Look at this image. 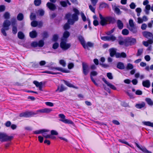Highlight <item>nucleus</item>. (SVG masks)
I'll return each mask as SVG.
<instances>
[{
  "label": "nucleus",
  "instance_id": "nucleus-52",
  "mask_svg": "<svg viewBox=\"0 0 153 153\" xmlns=\"http://www.w3.org/2000/svg\"><path fill=\"white\" fill-rule=\"evenodd\" d=\"M60 4L63 7H66L67 6V3H66V1H61L60 2Z\"/></svg>",
  "mask_w": 153,
  "mask_h": 153
},
{
  "label": "nucleus",
  "instance_id": "nucleus-5",
  "mask_svg": "<svg viewBox=\"0 0 153 153\" xmlns=\"http://www.w3.org/2000/svg\"><path fill=\"white\" fill-rule=\"evenodd\" d=\"M125 45L128 46L134 45L136 42V39L133 38L128 37L125 39Z\"/></svg>",
  "mask_w": 153,
  "mask_h": 153
},
{
  "label": "nucleus",
  "instance_id": "nucleus-35",
  "mask_svg": "<svg viewBox=\"0 0 153 153\" xmlns=\"http://www.w3.org/2000/svg\"><path fill=\"white\" fill-rule=\"evenodd\" d=\"M44 13L45 11L42 9H39L36 12V13L39 14V15L40 16H43Z\"/></svg>",
  "mask_w": 153,
  "mask_h": 153
},
{
  "label": "nucleus",
  "instance_id": "nucleus-57",
  "mask_svg": "<svg viewBox=\"0 0 153 153\" xmlns=\"http://www.w3.org/2000/svg\"><path fill=\"white\" fill-rule=\"evenodd\" d=\"M130 8L131 9H134L136 7V5L134 2H131L129 5Z\"/></svg>",
  "mask_w": 153,
  "mask_h": 153
},
{
  "label": "nucleus",
  "instance_id": "nucleus-55",
  "mask_svg": "<svg viewBox=\"0 0 153 153\" xmlns=\"http://www.w3.org/2000/svg\"><path fill=\"white\" fill-rule=\"evenodd\" d=\"M107 76L110 79H113V76L112 74L111 73H108L107 74Z\"/></svg>",
  "mask_w": 153,
  "mask_h": 153
},
{
  "label": "nucleus",
  "instance_id": "nucleus-29",
  "mask_svg": "<svg viewBox=\"0 0 153 153\" xmlns=\"http://www.w3.org/2000/svg\"><path fill=\"white\" fill-rule=\"evenodd\" d=\"M70 36V33L67 31H65L64 32L63 34V37L62 39H64L67 40V39Z\"/></svg>",
  "mask_w": 153,
  "mask_h": 153
},
{
  "label": "nucleus",
  "instance_id": "nucleus-62",
  "mask_svg": "<svg viewBox=\"0 0 153 153\" xmlns=\"http://www.w3.org/2000/svg\"><path fill=\"white\" fill-rule=\"evenodd\" d=\"M129 27H132L135 25L133 22V20L132 19H130L129 21Z\"/></svg>",
  "mask_w": 153,
  "mask_h": 153
},
{
  "label": "nucleus",
  "instance_id": "nucleus-42",
  "mask_svg": "<svg viewBox=\"0 0 153 153\" xmlns=\"http://www.w3.org/2000/svg\"><path fill=\"white\" fill-rule=\"evenodd\" d=\"M36 17V15L35 13H31L30 15V18L31 20H35Z\"/></svg>",
  "mask_w": 153,
  "mask_h": 153
},
{
  "label": "nucleus",
  "instance_id": "nucleus-24",
  "mask_svg": "<svg viewBox=\"0 0 153 153\" xmlns=\"http://www.w3.org/2000/svg\"><path fill=\"white\" fill-rule=\"evenodd\" d=\"M117 67L121 70L124 69L125 68L124 64L122 62H118L117 64Z\"/></svg>",
  "mask_w": 153,
  "mask_h": 153
},
{
  "label": "nucleus",
  "instance_id": "nucleus-63",
  "mask_svg": "<svg viewBox=\"0 0 153 153\" xmlns=\"http://www.w3.org/2000/svg\"><path fill=\"white\" fill-rule=\"evenodd\" d=\"M115 30V28L112 29L111 30L107 31L106 33V34L108 35H110Z\"/></svg>",
  "mask_w": 153,
  "mask_h": 153
},
{
  "label": "nucleus",
  "instance_id": "nucleus-30",
  "mask_svg": "<svg viewBox=\"0 0 153 153\" xmlns=\"http://www.w3.org/2000/svg\"><path fill=\"white\" fill-rule=\"evenodd\" d=\"M145 103L144 102H142L141 103L137 104L135 105V107L137 108H141L145 107Z\"/></svg>",
  "mask_w": 153,
  "mask_h": 153
},
{
  "label": "nucleus",
  "instance_id": "nucleus-43",
  "mask_svg": "<svg viewBox=\"0 0 153 153\" xmlns=\"http://www.w3.org/2000/svg\"><path fill=\"white\" fill-rule=\"evenodd\" d=\"M78 15H76V14H73L72 15V19L75 21H77L78 20Z\"/></svg>",
  "mask_w": 153,
  "mask_h": 153
},
{
  "label": "nucleus",
  "instance_id": "nucleus-16",
  "mask_svg": "<svg viewBox=\"0 0 153 153\" xmlns=\"http://www.w3.org/2000/svg\"><path fill=\"white\" fill-rule=\"evenodd\" d=\"M109 51L110 52V55L111 57H113L115 55L116 57V54L117 53L116 49L112 48H110L109 50Z\"/></svg>",
  "mask_w": 153,
  "mask_h": 153
},
{
  "label": "nucleus",
  "instance_id": "nucleus-33",
  "mask_svg": "<svg viewBox=\"0 0 153 153\" xmlns=\"http://www.w3.org/2000/svg\"><path fill=\"white\" fill-rule=\"evenodd\" d=\"M63 81L64 83L68 86L70 87H72L74 88H76L74 86L70 83L69 82L64 80H63Z\"/></svg>",
  "mask_w": 153,
  "mask_h": 153
},
{
  "label": "nucleus",
  "instance_id": "nucleus-3",
  "mask_svg": "<svg viewBox=\"0 0 153 153\" xmlns=\"http://www.w3.org/2000/svg\"><path fill=\"white\" fill-rule=\"evenodd\" d=\"M13 138L12 136H8L4 132H0V141L4 142L11 141Z\"/></svg>",
  "mask_w": 153,
  "mask_h": 153
},
{
  "label": "nucleus",
  "instance_id": "nucleus-21",
  "mask_svg": "<svg viewBox=\"0 0 153 153\" xmlns=\"http://www.w3.org/2000/svg\"><path fill=\"white\" fill-rule=\"evenodd\" d=\"M26 113L27 117H29L36 115L38 114V113L37 112V111L36 112H35L33 111H26Z\"/></svg>",
  "mask_w": 153,
  "mask_h": 153
},
{
  "label": "nucleus",
  "instance_id": "nucleus-37",
  "mask_svg": "<svg viewBox=\"0 0 153 153\" xmlns=\"http://www.w3.org/2000/svg\"><path fill=\"white\" fill-rule=\"evenodd\" d=\"M42 3L41 0H34V4L36 6H39Z\"/></svg>",
  "mask_w": 153,
  "mask_h": 153
},
{
  "label": "nucleus",
  "instance_id": "nucleus-4",
  "mask_svg": "<svg viewBox=\"0 0 153 153\" xmlns=\"http://www.w3.org/2000/svg\"><path fill=\"white\" fill-rule=\"evenodd\" d=\"M67 39H61L60 43V47L63 50H66L69 48L71 46L70 43H67Z\"/></svg>",
  "mask_w": 153,
  "mask_h": 153
},
{
  "label": "nucleus",
  "instance_id": "nucleus-41",
  "mask_svg": "<svg viewBox=\"0 0 153 153\" xmlns=\"http://www.w3.org/2000/svg\"><path fill=\"white\" fill-rule=\"evenodd\" d=\"M133 68V65L131 63H129L127 64V66L126 67L125 69L127 70H131Z\"/></svg>",
  "mask_w": 153,
  "mask_h": 153
},
{
  "label": "nucleus",
  "instance_id": "nucleus-20",
  "mask_svg": "<svg viewBox=\"0 0 153 153\" xmlns=\"http://www.w3.org/2000/svg\"><path fill=\"white\" fill-rule=\"evenodd\" d=\"M66 88L64 87L63 84H61L60 87L59 86H58L57 89L56 90V92H62L65 90Z\"/></svg>",
  "mask_w": 153,
  "mask_h": 153
},
{
  "label": "nucleus",
  "instance_id": "nucleus-40",
  "mask_svg": "<svg viewBox=\"0 0 153 153\" xmlns=\"http://www.w3.org/2000/svg\"><path fill=\"white\" fill-rule=\"evenodd\" d=\"M122 33L123 35H128L129 33V31L127 29H124L122 31Z\"/></svg>",
  "mask_w": 153,
  "mask_h": 153
},
{
  "label": "nucleus",
  "instance_id": "nucleus-48",
  "mask_svg": "<svg viewBox=\"0 0 153 153\" xmlns=\"http://www.w3.org/2000/svg\"><path fill=\"white\" fill-rule=\"evenodd\" d=\"M108 4L105 3H102L100 6V7L101 8H106L108 7Z\"/></svg>",
  "mask_w": 153,
  "mask_h": 153
},
{
  "label": "nucleus",
  "instance_id": "nucleus-8",
  "mask_svg": "<svg viewBox=\"0 0 153 153\" xmlns=\"http://www.w3.org/2000/svg\"><path fill=\"white\" fill-rule=\"evenodd\" d=\"M101 39L104 41H115L116 39V37L113 35H111L110 36H103L101 37Z\"/></svg>",
  "mask_w": 153,
  "mask_h": 153
},
{
  "label": "nucleus",
  "instance_id": "nucleus-28",
  "mask_svg": "<svg viewBox=\"0 0 153 153\" xmlns=\"http://www.w3.org/2000/svg\"><path fill=\"white\" fill-rule=\"evenodd\" d=\"M113 9L114 10V12L117 15H119L121 14L122 12L117 6H114L113 7Z\"/></svg>",
  "mask_w": 153,
  "mask_h": 153
},
{
  "label": "nucleus",
  "instance_id": "nucleus-39",
  "mask_svg": "<svg viewBox=\"0 0 153 153\" xmlns=\"http://www.w3.org/2000/svg\"><path fill=\"white\" fill-rule=\"evenodd\" d=\"M145 100L149 105H153V102L151 99L146 98V99Z\"/></svg>",
  "mask_w": 153,
  "mask_h": 153
},
{
  "label": "nucleus",
  "instance_id": "nucleus-17",
  "mask_svg": "<svg viewBox=\"0 0 153 153\" xmlns=\"http://www.w3.org/2000/svg\"><path fill=\"white\" fill-rule=\"evenodd\" d=\"M135 144L136 146L143 152L145 153H152L151 152L148 151L145 148H141L137 143L135 142Z\"/></svg>",
  "mask_w": 153,
  "mask_h": 153
},
{
  "label": "nucleus",
  "instance_id": "nucleus-22",
  "mask_svg": "<svg viewBox=\"0 0 153 153\" xmlns=\"http://www.w3.org/2000/svg\"><path fill=\"white\" fill-rule=\"evenodd\" d=\"M94 43L90 42H88L86 44L85 43V45L86 47H85V48H84L85 49H87L88 50H89L90 49L88 47H94Z\"/></svg>",
  "mask_w": 153,
  "mask_h": 153
},
{
  "label": "nucleus",
  "instance_id": "nucleus-23",
  "mask_svg": "<svg viewBox=\"0 0 153 153\" xmlns=\"http://www.w3.org/2000/svg\"><path fill=\"white\" fill-rule=\"evenodd\" d=\"M48 131H49V130L45 129H43L35 131H34V133L35 134H42L45 132H47Z\"/></svg>",
  "mask_w": 153,
  "mask_h": 153
},
{
  "label": "nucleus",
  "instance_id": "nucleus-45",
  "mask_svg": "<svg viewBox=\"0 0 153 153\" xmlns=\"http://www.w3.org/2000/svg\"><path fill=\"white\" fill-rule=\"evenodd\" d=\"M143 123L145 125L153 127V123H151L150 122H143Z\"/></svg>",
  "mask_w": 153,
  "mask_h": 153
},
{
  "label": "nucleus",
  "instance_id": "nucleus-56",
  "mask_svg": "<svg viewBox=\"0 0 153 153\" xmlns=\"http://www.w3.org/2000/svg\"><path fill=\"white\" fill-rule=\"evenodd\" d=\"M97 74V73L95 71H93L91 72L90 73V77L91 76H96Z\"/></svg>",
  "mask_w": 153,
  "mask_h": 153
},
{
  "label": "nucleus",
  "instance_id": "nucleus-58",
  "mask_svg": "<svg viewBox=\"0 0 153 153\" xmlns=\"http://www.w3.org/2000/svg\"><path fill=\"white\" fill-rule=\"evenodd\" d=\"M68 23H66L64 26V29L65 30H67L68 29L70 28V26Z\"/></svg>",
  "mask_w": 153,
  "mask_h": 153
},
{
  "label": "nucleus",
  "instance_id": "nucleus-50",
  "mask_svg": "<svg viewBox=\"0 0 153 153\" xmlns=\"http://www.w3.org/2000/svg\"><path fill=\"white\" fill-rule=\"evenodd\" d=\"M75 21L73 19H69L68 20V23L71 25H73L75 22Z\"/></svg>",
  "mask_w": 153,
  "mask_h": 153
},
{
  "label": "nucleus",
  "instance_id": "nucleus-6",
  "mask_svg": "<svg viewBox=\"0 0 153 153\" xmlns=\"http://www.w3.org/2000/svg\"><path fill=\"white\" fill-rule=\"evenodd\" d=\"M59 116L60 118L62 119H59L60 121L67 124H72L73 123V122L71 120L65 119V116L64 114H60Z\"/></svg>",
  "mask_w": 153,
  "mask_h": 153
},
{
  "label": "nucleus",
  "instance_id": "nucleus-60",
  "mask_svg": "<svg viewBox=\"0 0 153 153\" xmlns=\"http://www.w3.org/2000/svg\"><path fill=\"white\" fill-rule=\"evenodd\" d=\"M81 15L82 20L84 22H85L86 21V17L84 13H83L82 12L81 13Z\"/></svg>",
  "mask_w": 153,
  "mask_h": 153
},
{
  "label": "nucleus",
  "instance_id": "nucleus-9",
  "mask_svg": "<svg viewBox=\"0 0 153 153\" xmlns=\"http://www.w3.org/2000/svg\"><path fill=\"white\" fill-rule=\"evenodd\" d=\"M144 37L148 39H153V34L152 33L147 31H144L142 33Z\"/></svg>",
  "mask_w": 153,
  "mask_h": 153
},
{
  "label": "nucleus",
  "instance_id": "nucleus-54",
  "mask_svg": "<svg viewBox=\"0 0 153 153\" xmlns=\"http://www.w3.org/2000/svg\"><path fill=\"white\" fill-rule=\"evenodd\" d=\"M143 52V49H138L137 53V56H140Z\"/></svg>",
  "mask_w": 153,
  "mask_h": 153
},
{
  "label": "nucleus",
  "instance_id": "nucleus-26",
  "mask_svg": "<svg viewBox=\"0 0 153 153\" xmlns=\"http://www.w3.org/2000/svg\"><path fill=\"white\" fill-rule=\"evenodd\" d=\"M30 36L32 38H34L36 37L37 33L36 31L33 30L29 33Z\"/></svg>",
  "mask_w": 153,
  "mask_h": 153
},
{
  "label": "nucleus",
  "instance_id": "nucleus-36",
  "mask_svg": "<svg viewBox=\"0 0 153 153\" xmlns=\"http://www.w3.org/2000/svg\"><path fill=\"white\" fill-rule=\"evenodd\" d=\"M10 15L8 12H5L3 15V16L5 20H8L10 17Z\"/></svg>",
  "mask_w": 153,
  "mask_h": 153
},
{
  "label": "nucleus",
  "instance_id": "nucleus-38",
  "mask_svg": "<svg viewBox=\"0 0 153 153\" xmlns=\"http://www.w3.org/2000/svg\"><path fill=\"white\" fill-rule=\"evenodd\" d=\"M33 83L37 87H39L41 85H42L43 84L42 82H39L38 81H34L33 82Z\"/></svg>",
  "mask_w": 153,
  "mask_h": 153
},
{
  "label": "nucleus",
  "instance_id": "nucleus-14",
  "mask_svg": "<svg viewBox=\"0 0 153 153\" xmlns=\"http://www.w3.org/2000/svg\"><path fill=\"white\" fill-rule=\"evenodd\" d=\"M78 39L84 48H85L86 46L85 45V43L84 37L81 35H79L78 36Z\"/></svg>",
  "mask_w": 153,
  "mask_h": 153
},
{
  "label": "nucleus",
  "instance_id": "nucleus-46",
  "mask_svg": "<svg viewBox=\"0 0 153 153\" xmlns=\"http://www.w3.org/2000/svg\"><path fill=\"white\" fill-rule=\"evenodd\" d=\"M59 38V36L57 34H54L53 36L52 40L54 42L57 41Z\"/></svg>",
  "mask_w": 153,
  "mask_h": 153
},
{
  "label": "nucleus",
  "instance_id": "nucleus-19",
  "mask_svg": "<svg viewBox=\"0 0 153 153\" xmlns=\"http://www.w3.org/2000/svg\"><path fill=\"white\" fill-rule=\"evenodd\" d=\"M127 56L126 54L124 52H122L121 53H120L117 52L116 54V58H126Z\"/></svg>",
  "mask_w": 153,
  "mask_h": 153
},
{
  "label": "nucleus",
  "instance_id": "nucleus-51",
  "mask_svg": "<svg viewBox=\"0 0 153 153\" xmlns=\"http://www.w3.org/2000/svg\"><path fill=\"white\" fill-rule=\"evenodd\" d=\"M59 64L62 65L63 67H65L66 65V63L65 61L63 59H61L59 61Z\"/></svg>",
  "mask_w": 153,
  "mask_h": 153
},
{
  "label": "nucleus",
  "instance_id": "nucleus-34",
  "mask_svg": "<svg viewBox=\"0 0 153 153\" xmlns=\"http://www.w3.org/2000/svg\"><path fill=\"white\" fill-rule=\"evenodd\" d=\"M18 37L19 39H24L25 35L22 32L19 31L18 33Z\"/></svg>",
  "mask_w": 153,
  "mask_h": 153
},
{
  "label": "nucleus",
  "instance_id": "nucleus-32",
  "mask_svg": "<svg viewBox=\"0 0 153 153\" xmlns=\"http://www.w3.org/2000/svg\"><path fill=\"white\" fill-rule=\"evenodd\" d=\"M24 18L23 14L21 13H20L18 14L17 16V19L19 21L22 20Z\"/></svg>",
  "mask_w": 153,
  "mask_h": 153
},
{
  "label": "nucleus",
  "instance_id": "nucleus-12",
  "mask_svg": "<svg viewBox=\"0 0 153 153\" xmlns=\"http://www.w3.org/2000/svg\"><path fill=\"white\" fill-rule=\"evenodd\" d=\"M52 111V109L51 108H44L43 109H39L37 111V112H40L42 113H48Z\"/></svg>",
  "mask_w": 153,
  "mask_h": 153
},
{
  "label": "nucleus",
  "instance_id": "nucleus-61",
  "mask_svg": "<svg viewBox=\"0 0 153 153\" xmlns=\"http://www.w3.org/2000/svg\"><path fill=\"white\" fill-rule=\"evenodd\" d=\"M51 132V134L52 135H57L58 134V132L54 130H52Z\"/></svg>",
  "mask_w": 153,
  "mask_h": 153
},
{
  "label": "nucleus",
  "instance_id": "nucleus-2",
  "mask_svg": "<svg viewBox=\"0 0 153 153\" xmlns=\"http://www.w3.org/2000/svg\"><path fill=\"white\" fill-rule=\"evenodd\" d=\"M11 25L10 22L8 20H5L3 23L2 26L3 27L1 28V30L2 34L5 36H7V33L5 30H9V27Z\"/></svg>",
  "mask_w": 153,
  "mask_h": 153
},
{
  "label": "nucleus",
  "instance_id": "nucleus-7",
  "mask_svg": "<svg viewBox=\"0 0 153 153\" xmlns=\"http://www.w3.org/2000/svg\"><path fill=\"white\" fill-rule=\"evenodd\" d=\"M82 68L83 73L86 76L89 72V68L87 63L83 62L82 63Z\"/></svg>",
  "mask_w": 153,
  "mask_h": 153
},
{
  "label": "nucleus",
  "instance_id": "nucleus-59",
  "mask_svg": "<svg viewBox=\"0 0 153 153\" xmlns=\"http://www.w3.org/2000/svg\"><path fill=\"white\" fill-rule=\"evenodd\" d=\"M31 45L32 47H36L38 46V43L36 42H33L31 43Z\"/></svg>",
  "mask_w": 153,
  "mask_h": 153
},
{
  "label": "nucleus",
  "instance_id": "nucleus-47",
  "mask_svg": "<svg viewBox=\"0 0 153 153\" xmlns=\"http://www.w3.org/2000/svg\"><path fill=\"white\" fill-rule=\"evenodd\" d=\"M31 25L33 27H36L38 25V22L36 21H33L31 22Z\"/></svg>",
  "mask_w": 153,
  "mask_h": 153
},
{
  "label": "nucleus",
  "instance_id": "nucleus-10",
  "mask_svg": "<svg viewBox=\"0 0 153 153\" xmlns=\"http://www.w3.org/2000/svg\"><path fill=\"white\" fill-rule=\"evenodd\" d=\"M49 69L51 70H53L54 69L60 71L63 73H67L68 72V71L66 70L64 68L61 67H49Z\"/></svg>",
  "mask_w": 153,
  "mask_h": 153
},
{
  "label": "nucleus",
  "instance_id": "nucleus-31",
  "mask_svg": "<svg viewBox=\"0 0 153 153\" xmlns=\"http://www.w3.org/2000/svg\"><path fill=\"white\" fill-rule=\"evenodd\" d=\"M12 26H17V21L15 18L13 17L11 19L10 22Z\"/></svg>",
  "mask_w": 153,
  "mask_h": 153
},
{
  "label": "nucleus",
  "instance_id": "nucleus-25",
  "mask_svg": "<svg viewBox=\"0 0 153 153\" xmlns=\"http://www.w3.org/2000/svg\"><path fill=\"white\" fill-rule=\"evenodd\" d=\"M117 25L119 29L121 30L123 28V24L120 20H117Z\"/></svg>",
  "mask_w": 153,
  "mask_h": 153
},
{
  "label": "nucleus",
  "instance_id": "nucleus-49",
  "mask_svg": "<svg viewBox=\"0 0 153 153\" xmlns=\"http://www.w3.org/2000/svg\"><path fill=\"white\" fill-rule=\"evenodd\" d=\"M38 43V46L40 47H43L44 45V42L42 40H40L39 41Z\"/></svg>",
  "mask_w": 153,
  "mask_h": 153
},
{
  "label": "nucleus",
  "instance_id": "nucleus-11",
  "mask_svg": "<svg viewBox=\"0 0 153 153\" xmlns=\"http://www.w3.org/2000/svg\"><path fill=\"white\" fill-rule=\"evenodd\" d=\"M46 6L49 9L52 11H54L56 9V5L51 2H48L46 4Z\"/></svg>",
  "mask_w": 153,
  "mask_h": 153
},
{
  "label": "nucleus",
  "instance_id": "nucleus-44",
  "mask_svg": "<svg viewBox=\"0 0 153 153\" xmlns=\"http://www.w3.org/2000/svg\"><path fill=\"white\" fill-rule=\"evenodd\" d=\"M12 33L14 34H16L17 32V26H12Z\"/></svg>",
  "mask_w": 153,
  "mask_h": 153
},
{
  "label": "nucleus",
  "instance_id": "nucleus-1",
  "mask_svg": "<svg viewBox=\"0 0 153 153\" xmlns=\"http://www.w3.org/2000/svg\"><path fill=\"white\" fill-rule=\"evenodd\" d=\"M99 17L101 20L100 23L102 26L108 24H113L115 22V19L111 16L103 17L101 14L100 13Z\"/></svg>",
  "mask_w": 153,
  "mask_h": 153
},
{
  "label": "nucleus",
  "instance_id": "nucleus-64",
  "mask_svg": "<svg viewBox=\"0 0 153 153\" xmlns=\"http://www.w3.org/2000/svg\"><path fill=\"white\" fill-rule=\"evenodd\" d=\"M20 117H27L26 112L20 113L19 115Z\"/></svg>",
  "mask_w": 153,
  "mask_h": 153
},
{
  "label": "nucleus",
  "instance_id": "nucleus-18",
  "mask_svg": "<svg viewBox=\"0 0 153 153\" xmlns=\"http://www.w3.org/2000/svg\"><path fill=\"white\" fill-rule=\"evenodd\" d=\"M142 85L144 87L149 88L151 85L150 81L149 80L143 81L142 82Z\"/></svg>",
  "mask_w": 153,
  "mask_h": 153
},
{
  "label": "nucleus",
  "instance_id": "nucleus-53",
  "mask_svg": "<svg viewBox=\"0 0 153 153\" xmlns=\"http://www.w3.org/2000/svg\"><path fill=\"white\" fill-rule=\"evenodd\" d=\"M59 46V43L57 42H56L53 45L52 48L54 49H56L58 48Z\"/></svg>",
  "mask_w": 153,
  "mask_h": 153
},
{
  "label": "nucleus",
  "instance_id": "nucleus-15",
  "mask_svg": "<svg viewBox=\"0 0 153 153\" xmlns=\"http://www.w3.org/2000/svg\"><path fill=\"white\" fill-rule=\"evenodd\" d=\"M129 30L134 33H136L137 32V27L135 25L128 27Z\"/></svg>",
  "mask_w": 153,
  "mask_h": 153
},
{
  "label": "nucleus",
  "instance_id": "nucleus-27",
  "mask_svg": "<svg viewBox=\"0 0 153 153\" xmlns=\"http://www.w3.org/2000/svg\"><path fill=\"white\" fill-rule=\"evenodd\" d=\"M151 7L149 4H148L146 6L145 9L144 10V11L145 12L146 14L147 15H148L149 14V11L151 9Z\"/></svg>",
  "mask_w": 153,
  "mask_h": 153
},
{
  "label": "nucleus",
  "instance_id": "nucleus-13",
  "mask_svg": "<svg viewBox=\"0 0 153 153\" xmlns=\"http://www.w3.org/2000/svg\"><path fill=\"white\" fill-rule=\"evenodd\" d=\"M102 79V80L111 88L114 90H116V87L114 85L107 81L105 78H103Z\"/></svg>",
  "mask_w": 153,
  "mask_h": 153
}]
</instances>
